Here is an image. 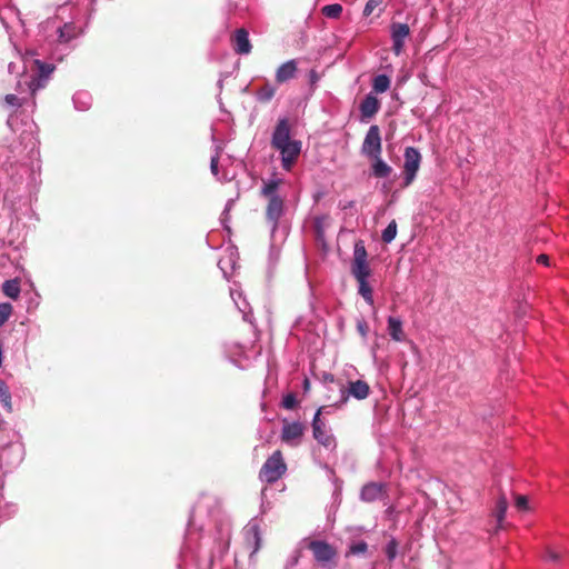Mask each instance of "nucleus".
<instances>
[{
  "mask_svg": "<svg viewBox=\"0 0 569 569\" xmlns=\"http://www.w3.org/2000/svg\"><path fill=\"white\" fill-rule=\"evenodd\" d=\"M3 200H4V202H6V203H7V202H10V194H9V192H7V193L4 194V199H3Z\"/></svg>",
  "mask_w": 569,
  "mask_h": 569,
  "instance_id": "603ef678",
  "label": "nucleus"
},
{
  "mask_svg": "<svg viewBox=\"0 0 569 569\" xmlns=\"http://www.w3.org/2000/svg\"><path fill=\"white\" fill-rule=\"evenodd\" d=\"M33 51H26V53L21 56L20 59L23 64L22 72H20V68L16 62H10L8 64L9 73L20 76L16 87L17 93H9L4 97V102L9 107H21L31 100V107L33 108L36 106L33 100L34 94L47 86L50 76L54 70L53 64L44 63L39 59H33Z\"/></svg>",
  "mask_w": 569,
  "mask_h": 569,
  "instance_id": "f257e3e1",
  "label": "nucleus"
},
{
  "mask_svg": "<svg viewBox=\"0 0 569 569\" xmlns=\"http://www.w3.org/2000/svg\"><path fill=\"white\" fill-rule=\"evenodd\" d=\"M236 256H237L236 251L232 248H229L228 252L223 257H221L218 261V267L220 268V270L222 271V273L226 278L228 277L227 268H231V269L234 268Z\"/></svg>",
  "mask_w": 569,
  "mask_h": 569,
  "instance_id": "b1692460",
  "label": "nucleus"
},
{
  "mask_svg": "<svg viewBox=\"0 0 569 569\" xmlns=\"http://www.w3.org/2000/svg\"><path fill=\"white\" fill-rule=\"evenodd\" d=\"M298 561H299V556H298V555L292 556V557L288 560V562H287V565H286V569H291V568L296 567V566H297V563H298Z\"/></svg>",
  "mask_w": 569,
  "mask_h": 569,
  "instance_id": "a18cd8bd",
  "label": "nucleus"
},
{
  "mask_svg": "<svg viewBox=\"0 0 569 569\" xmlns=\"http://www.w3.org/2000/svg\"><path fill=\"white\" fill-rule=\"evenodd\" d=\"M218 163H219V153L217 152L214 156L211 157L210 161V170L213 176H218Z\"/></svg>",
  "mask_w": 569,
  "mask_h": 569,
  "instance_id": "79ce46f5",
  "label": "nucleus"
},
{
  "mask_svg": "<svg viewBox=\"0 0 569 569\" xmlns=\"http://www.w3.org/2000/svg\"><path fill=\"white\" fill-rule=\"evenodd\" d=\"M303 387H305V390L309 389V380L308 379H305Z\"/></svg>",
  "mask_w": 569,
  "mask_h": 569,
  "instance_id": "3c124183",
  "label": "nucleus"
},
{
  "mask_svg": "<svg viewBox=\"0 0 569 569\" xmlns=\"http://www.w3.org/2000/svg\"><path fill=\"white\" fill-rule=\"evenodd\" d=\"M297 405V398L293 393H288L282 399V406L286 409H293Z\"/></svg>",
  "mask_w": 569,
  "mask_h": 569,
  "instance_id": "58836bf2",
  "label": "nucleus"
},
{
  "mask_svg": "<svg viewBox=\"0 0 569 569\" xmlns=\"http://www.w3.org/2000/svg\"><path fill=\"white\" fill-rule=\"evenodd\" d=\"M367 550H368L367 542L358 541V542H355V543L350 545L348 553L358 556V555L366 553Z\"/></svg>",
  "mask_w": 569,
  "mask_h": 569,
  "instance_id": "e433bc0d",
  "label": "nucleus"
},
{
  "mask_svg": "<svg viewBox=\"0 0 569 569\" xmlns=\"http://www.w3.org/2000/svg\"><path fill=\"white\" fill-rule=\"evenodd\" d=\"M72 100L76 109L80 111L88 110L91 106V96L84 91L77 92Z\"/></svg>",
  "mask_w": 569,
  "mask_h": 569,
  "instance_id": "bb28decb",
  "label": "nucleus"
},
{
  "mask_svg": "<svg viewBox=\"0 0 569 569\" xmlns=\"http://www.w3.org/2000/svg\"><path fill=\"white\" fill-rule=\"evenodd\" d=\"M387 322L390 338L396 342H403L406 340V333L402 328L401 319L398 317L389 316Z\"/></svg>",
  "mask_w": 569,
  "mask_h": 569,
  "instance_id": "6ab92c4d",
  "label": "nucleus"
},
{
  "mask_svg": "<svg viewBox=\"0 0 569 569\" xmlns=\"http://www.w3.org/2000/svg\"><path fill=\"white\" fill-rule=\"evenodd\" d=\"M283 180L280 178H271L269 180L263 181L261 188V196L268 200V204L266 208V218L268 222L271 224V233L274 236L279 220L283 216L284 212V200L279 194V188L282 184Z\"/></svg>",
  "mask_w": 569,
  "mask_h": 569,
  "instance_id": "7ed1b4c3",
  "label": "nucleus"
},
{
  "mask_svg": "<svg viewBox=\"0 0 569 569\" xmlns=\"http://www.w3.org/2000/svg\"><path fill=\"white\" fill-rule=\"evenodd\" d=\"M274 93H276V88L270 83H266L261 88L258 89L257 99L260 102H268L274 97Z\"/></svg>",
  "mask_w": 569,
  "mask_h": 569,
  "instance_id": "c85d7f7f",
  "label": "nucleus"
},
{
  "mask_svg": "<svg viewBox=\"0 0 569 569\" xmlns=\"http://www.w3.org/2000/svg\"><path fill=\"white\" fill-rule=\"evenodd\" d=\"M287 466L280 450L274 451L263 463L260 470V479L273 483L286 472Z\"/></svg>",
  "mask_w": 569,
  "mask_h": 569,
  "instance_id": "20e7f679",
  "label": "nucleus"
},
{
  "mask_svg": "<svg viewBox=\"0 0 569 569\" xmlns=\"http://www.w3.org/2000/svg\"><path fill=\"white\" fill-rule=\"evenodd\" d=\"M391 80L387 74H378L372 80V90L375 93H385L390 89Z\"/></svg>",
  "mask_w": 569,
  "mask_h": 569,
  "instance_id": "393cba45",
  "label": "nucleus"
},
{
  "mask_svg": "<svg viewBox=\"0 0 569 569\" xmlns=\"http://www.w3.org/2000/svg\"><path fill=\"white\" fill-rule=\"evenodd\" d=\"M357 330L362 338H366L368 335V325L366 323V321H363V320L358 321Z\"/></svg>",
  "mask_w": 569,
  "mask_h": 569,
  "instance_id": "37998d69",
  "label": "nucleus"
},
{
  "mask_svg": "<svg viewBox=\"0 0 569 569\" xmlns=\"http://www.w3.org/2000/svg\"><path fill=\"white\" fill-rule=\"evenodd\" d=\"M396 236H397V223L395 220H392L386 227V229L382 231L381 238H382L383 242L390 243L391 241L395 240Z\"/></svg>",
  "mask_w": 569,
  "mask_h": 569,
  "instance_id": "f704fd0d",
  "label": "nucleus"
},
{
  "mask_svg": "<svg viewBox=\"0 0 569 569\" xmlns=\"http://www.w3.org/2000/svg\"><path fill=\"white\" fill-rule=\"evenodd\" d=\"M410 29L407 23H393L391 26V39L398 41H405L409 36Z\"/></svg>",
  "mask_w": 569,
  "mask_h": 569,
  "instance_id": "cd10ccee",
  "label": "nucleus"
},
{
  "mask_svg": "<svg viewBox=\"0 0 569 569\" xmlns=\"http://www.w3.org/2000/svg\"><path fill=\"white\" fill-rule=\"evenodd\" d=\"M537 262L541 263V264H545V266H548L549 264V257L547 254H540L537 258Z\"/></svg>",
  "mask_w": 569,
  "mask_h": 569,
  "instance_id": "49530a36",
  "label": "nucleus"
},
{
  "mask_svg": "<svg viewBox=\"0 0 569 569\" xmlns=\"http://www.w3.org/2000/svg\"><path fill=\"white\" fill-rule=\"evenodd\" d=\"M405 47V41L392 40V51L396 56H399Z\"/></svg>",
  "mask_w": 569,
  "mask_h": 569,
  "instance_id": "c03bdc74",
  "label": "nucleus"
},
{
  "mask_svg": "<svg viewBox=\"0 0 569 569\" xmlns=\"http://www.w3.org/2000/svg\"><path fill=\"white\" fill-rule=\"evenodd\" d=\"M385 492V485L379 482H369L365 485L360 491L362 501L372 502L382 497Z\"/></svg>",
  "mask_w": 569,
  "mask_h": 569,
  "instance_id": "f3484780",
  "label": "nucleus"
},
{
  "mask_svg": "<svg viewBox=\"0 0 569 569\" xmlns=\"http://www.w3.org/2000/svg\"><path fill=\"white\" fill-rule=\"evenodd\" d=\"M380 109V101L372 93H368L360 103L359 110L361 114V120L366 121L371 119Z\"/></svg>",
  "mask_w": 569,
  "mask_h": 569,
  "instance_id": "4468645a",
  "label": "nucleus"
},
{
  "mask_svg": "<svg viewBox=\"0 0 569 569\" xmlns=\"http://www.w3.org/2000/svg\"><path fill=\"white\" fill-rule=\"evenodd\" d=\"M352 204H353V201H350V202H349V203H347V206H345L343 208L346 209V208H348V207H352Z\"/></svg>",
  "mask_w": 569,
  "mask_h": 569,
  "instance_id": "5fc2aeb1",
  "label": "nucleus"
},
{
  "mask_svg": "<svg viewBox=\"0 0 569 569\" xmlns=\"http://www.w3.org/2000/svg\"><path fill=\"white\" fill-rule=\"evenodd\" d=\"M24 451L21 443H10L0 448V469L10 471L21 463Z\"/></svg>",
  "mask_w": 569,
  "mask_h": 569,
  "instance_id": "6e6552de",
  "label": "nucleus"
},
{
  "mask_svg": "<svg viewBox=\"0 0 569 569\" xmlns=\"http://www.w3.org/2000/svg\"><path fill=\"white\" fill-rule=\"evenodd\" d=\"M0 400L3 408L8 411H12L11 393L4 381L0 380Z\"/></svg>",
  "mask_w": 569,
  "mask_h": 569,
  "instance_id": "c756f323",
  "label": "nucleus"
},
{
  "mask_svg": "<svg viewBox=\"0 0 569 569\" xmlns=\"http://www.w3.org/2000/svg\"><path fill=\"white\" fill-rule=\"evenodd\" d=\"M382 152V141L380 129L377 124H372L363 139L361 153L368 158H378Z\"/></svg>",
  "mask_w": 569,
  "mask_h": 569,
  "instance_id": "1a4fd4ad",
  "label": "nucleus"
},
{
  "mask_svg": "<svg viewBox=\"0 0 569 569\" xmlns=\"http://www.w3.org/2000/svg\"><path fill=\"white\" fill-rule=\"evenodd\" d=\"M303 432H305V427L301 422L284 421L282 429H281V440L291 447H297L301 442Z\"/></svg>",
  "mask_w": 569,
  "mask_h": 569,
  "instance_id": "f8f14e48",
  "label": "nucleus"
},
{
  "mask_svg": "<svg viewBox=\"0 0 569 569\" xmlns=\"http://www.w3.org/2000/svg\"><path fill=\"white\" fill-rule=\"evenodd\" d=\"M228 217H229V213H223L222 212V214H221L222 222H224L228 219Z\"/></svg>",
  "mask_w": 569,
  "mask_h": 569,
  "instance_id": "8fccbe9b",
  "label": "nucleus"
},
{
  "mask_svg": "<svg viewBox=\"0 0 569 569\" xmlns=\"http://www.w3.org/2000/svg\"><path fill=\"white\" fill-rule=\"evenodd\" d=\"M297 73V62L291 59L282 63L276 71V80L278 83L287 82L295 78Z\"/></svg>",
  "mask_w": 569,
  "mask_h": 569,
  "instance_id": "a211bd4d",
  "label": "nucleus"
},
{
  "mask_svg": "<svg viewBox=\"0 0 569 569\" xmlns=\"http://www.w3.org/2000/svg\"><path fill=\"white\" fill-rule=\"evenodd\" d=\"M352 276L356 278L357 282L359 281H368L370 276V268L367 262V251L362 244H356L355 247V258L351 267Z\"/></svg>",
  "mask_w": 569,
  "mask_h": 569,
  "instance_id": "9b49d317",
  "label": "nucleus"
},
{
  "mask_svg": "<svg viewBox=\"0 0 569 569\" xmlns=\"http://www.w3.org/2000/svg\"><path fill=\"white\" fill-rule=\"evenodd\" d=\"M373 162L371 166L372 174L376 178H387L390 176L392 168L382 160L381 156H378V158H370Z\"/></svg>",
  "mask_w": 569,
  "mask_h": 569,
  "instance_id": "5701e85b",
  "label": "nucleus"
},
{
  "mask_svg": "<svg viewBox=\"0 0 569 569\" xmlns=\"http://www.w3.org/2000/svg\"><path fill=\"white\" fill-rule=\"evenodd\" d=\"M359 284V288H358V292L359 295L365 299V301L372 306L373 305V293H372V289L369 284L368 281H359L358 282Z\"/></svg>",
  "mask_w": 569,
  "mask_h": 569,
  "instance_id": "473e14b6",
  "label": "nucleus"
},
{
  "mask_svg": "<svg viewBox=\"0 0 569 569\" xmlns=\"http://www.w3.org/2000/svg\"><path fill=\"white\" fill-rule=\"evenodd\" d=\"M261 522L262 520L259 517H254L244 527V538L247 543L252 548V553H256L261 547Z\"/></svg>",
  "mask_w": 569,
  "mask_h": 569,
  "instance_id": "ddd939ff",
  "label": "nucleus"
},
{
  "mask_svg": "<svg viewBox=\"0 0 569 569\" xmlns=\"http://www.w3.org/2000/svg\"><path fill=\"white\" fill-rule=\"evenodd\" d=\"M57 32L59 42L68 43L72 39L80 36L82 30H80L73 22H67L62 27H59Z\"/></svg>",
  "mask_w": 569,
  "mask_h": 569,
  "instance_id": "412c9836",
  "label": "nucleus"
},
{
  "mask_svg": "<svg viewBox=\"0 0 569 569\" xmlns=\"http://www.w3.org/2000/svg\"><path fill=\"white\" fill-rule=\"evenodd\" d=\"M398 553V542L395 538L389 540V542L386 546V555L388 560L392 561L396 559Z\"/></svg>",
  "mask_w": 569,
  "mask_h": 569,
  "instance_id": "4c0bfd02",
  "label": "nucleus"
},
{
  "mask_svg": "<svg viewBox=\"0 0 569 569\" xmlns=\"http://www.w3.org/2000/svg\"><path fill=\"white\" fill-rule=\"evenodd\" d=\"M325 17L330 19H338L342 13V6L339 3L328 4L321 9Z\"/></svg>",
  "mask_w": 569,
  "mask_h": 569,
  "instance_id": "72a5a7b5",
  "label": "nucleus"
},
{
  "mask_svg": "<svg viewBox=\"0 0 569 569\" xmlns=\"http://www.w3.org/2000/svg\"><path fill=\"white\" fill-rule=\"evenodd\" d=\"M379 4V0H369L365 6L363 16L369 17Z\"/></svg>",
  "mask_w": 569,
  "mask_h": 569,
  "instance_id": "ea45409f",
  "label": "nucleus"
},
{
  "mask_svg": "<svg viewBox=\"0 0 569 569\" xmlns=\"http://www.w3.org/2000/svg\"><path fill=\"white\" fill-rule=\"evenodd\" d=\"M230 296L238 308V310L242 313V318L244 321L252 323V312L251 308L247 301V299L243 297V293L238 288H231L230 289Z\"/></svg>",
  "mask_w": 569,
  "mask_h": 569,
  "instance_id": "2eb2a0df",
  "label": "nucleus"
},
{
  "mask_svg": "<svg viewBox=\"0 0 569 569\" xmlns=\"http://www.w3.org/2000/svg\"><path fill=\"white\" fill-rule=\"evenodd\" d=\"M348 399V396H345V392L342 391V402H346Z\"/></svg>",
  "mask_w": 569,
  "mask_h": 569,
  "instance_id": "864d4df0",
  "label": "nucleus"
},
{
  "mask_svg": "<svg viewBox=\"0 0 569 569\" xmlns=\"http://www.w3.org/2000/svg\"><path fill=\"white\" fill-rule=\"evenodd\" d=\"M508 508V501L505 497H500L496 503L495 516L497 518L498 526L500 527L505 520Z\"/></svg>",
  "mask_w": 569,
  "mask_h": 569,
  "instance_id": "7c9ffc66",
  "label": "nucleus"
},
{
  "mask_svg": "<svg viewBox=\"0 0 569 569\" xmlns=\"http://www.w3.org/2000/svg\"><path fill=\"white\" fill-rule=\"evenodd\" d=\"M403 181L402 187H409L416 179L421 163V154L415 147H407L403 153Z\"/></svg>",
  "mask_w": 569,
  "mask_h": 569,
  "instance_id": "0eeeda50",
  "label": "nucleus"
},
{
  "mask_svg": "<svg viewBox=\"0 0 569 569\" xmlns=\"http://www.w3.org/2000/svg\"><path fill=\"white\" fill-rule=\"evenodd\" d=\"M249 33L246 29H238L233 36V49L238 54H249L251 52Z\"/></svg>",
  "mask_w": 569,
  "mask_h": 569,
  "instance_id": "dca6fc26",
  "label": "nucleus"
},
{
  "mask_svg": "<svg viewBox=\"0 0 569 569\" xmlns=\"http://www.w3.org/2000/svg\"><path fill=\"white\" fill-rule=\"evenodd\" d=\"M12 313V306L9 302L0 303V327H2Z\"/></svg>",
  "mask_w": 569,
  "mask_h": 569,
  "instance_id": "c9c22d12",
  "label": "nucleus"
},
{
  "mask_svg": "<svg viewBox=\"0 0 569 569\" xmlns=\"http://www.w3.org/2000/svg\"><path fill=\"white\" fill-rule=\"evenodd\" d=\"M2 291L7 297L14 300L18 299L20 295V281L18 279L6 280L2 284Z\"/></svg>",
  "mask_w": 569,
  "mask_h": 569,
  "instance_id": "a878e982",
  "label": "nucleus"
},
{
  "mask_svg": "<svg viewBox=\"0 0 569 569\" xmlns=\"http://www.w3.org/2000/svg\"><path fill=\"white\" fill-rule=\"evenodd\" d=\"M370 393L369 385L363 380L350 381L348 383V396L353 397L357 400L366 399Z\"/></svg>",
  "mask_w": 569,
  "mask_h": 569,
  "instance_id": "aec40b11",
  "label": "nucleus"
},
{
  "mask_svg": "<svg viewBox=\"0 0 569 569\" xmlns=\"http://www.w3.org/2000/svg\"><path fill=\"white\" fill-rule=\"evenodd\" d=\"M562 557L563 552L561 550H557L550 547H548L543 553V560L552 565H560Z\"/></svg>",
  "mask_w": 569,
  "mask_h": 569,
  "instance_id": "2f4dec72",
  "label": "nucleus"
},
{
  "mask_svg": "<svg viewBox=\"0 0 569 569\" xmlns=\"http://www.w3.org/2000/svg\"><path fill=\"white\" fill-rule=\"evenodd\" d=\"M11 150L8 147L0 146V177L8 174L9 171L13 170L14 173L11 176L14 184H22V176L28 172V169L23 166H17L9 162Z\"/></svg>",
  "mask_w": 569,
  "mask_h": 569,
  "instance_id": "9d476101",
  "label": "nucleus"
},
{
  "mask_svg": "<svg viewBox=\"0 0 569 569\" xmlns=\"http://www.w3.org/2000/svg\"><path fill=\"white\" fill-rule=\"evenodd\" d=\"M308 548L312 551L315 560L323 568L331 569L337 565V550L326 541L311 540Z\"/></svg>",
  "mask_w": 569,
  "mask_h": 569,
  "instance_id": "423d86ee",
  "label": "nucleus"
},
{
  "mask_svg": "<svg viewBox=\"0 0 569 569\" xmlns=\"http://www.w3.org/2000/svg\"><path fill=\"white\" fill-rule=\"evenodd\" d=\"M8 508L11 510V513H13V512L16 511V509L13 508V506H9Z\"/></svg>",
  "mask_w": 569,
  "mask_h": 569,
  "instance_id": "6e6d98bb",
  "label": "nucleus"
},
{
  "mask_svg": "<svg viewBox=\"0 0 569 569\" xmlns=\"http://www.w3.org/2000/svg\"><path fill=\"white\" fill-rule=\"evenodd\" d=\"M291 127L287 118H280L271 137V146L280 152L281 166L290 171L296 163L302 148L299 140L291 139Z\"/></svg>",
  "mask_w": 569,
  "mask_h": 569,
  "instance_id": "f03ea898",
  "label": "nucleus"
},
{
  "mask_svg": "<svg viewBox=\"0 0 569 569\" xmlns=\"http://www.w3.org/2000/svg\"><path fill=\"white\" fill-rule=\"evenodd\" d=\"M516 507L519 510H527L528 509V499L525 496H518L516 498Z\"/></svg>",
  "mask_w": 569,
  "mask_h": 569,
  "instance_id": "a19ab883",
  "label": "nucleus"
},
{
  "mask_svg": "<svg viewBox=\"0 0 569 569\" xmlns=\"http://www.w3.org/2000/svg\"><path fill=\"white\" fill-rule=\"evenodd\" d=\"M233 204V200H229L224 207V210H223V213H229V211L231 210V207Z\"/></svg>",
  "mask_w": 569,
  "mask_h": 569,
  "instance_id": "09e8293b",
  "label": "nucleus"
},
{
  "mask_svg": "<svg viewBox=\"0 0 569 569\" xmlns=\"http://www.w3.org/2000/svg\"><path fill=\"white\" fill-rule=\"evenodd\" d=\"M323 407H320L312 419V436L313 438L329 450H333L337 447L336 438L331 432V429L327 426L326 421L321 418Z\"/></svg>",
  "mask_w": 569,
  "mask_h": 569,
  "instance_id": "39448f33",
  "label": "nucleus"
},
{
  "mask_svg": "<svg viewBox=\"0 0 569 569\" xmlns=\"http://www.w3.org/2000/svg\"><path fill=\"white\" fill-rule=\"evenodd\" d=\"M3 423L4 421L0 418V428L2 427Z\"/></svg>",
  "mask_w": 569,
  "mask_h": 569,
  "instance_id": "4d7b16f0",
  "label": "nucleus"
},
{
  "mask_svg": "<svg viewBox=\"0 0 569 569\" xmlns=\"http://www.w3.org/2000/svg\"><path fill=\"white\" fill-rule=\"evenodd\" d=\"M211 502L210 497H202L193 507L190 519H189V527L196 526L197 519L202 516V513H208L209 510L208 507Z\"/></svg>",
  "mask_w": 569,
  "mask_h": 569,
  "instance_id": "4be33fe9",
  "label": "nucleus"
},
{
  "mask_svg": "<svg viewBox=\"0 0 569 569\" xmlns=\"http://www.w3.org/2000/svg\"><path fill=\"white\" fill-rule=\"evenodd\" d=\"M188 558H189V553L187 550L182 551L181 553V562L183 563V566H188Z\"/></svg>",
  "mask_w": 569,
  "mask_h": 569,
  "instance_id": "de8ad7c7",
  "label": "nucleus"
}]
</instances>
